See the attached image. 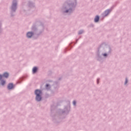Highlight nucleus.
<instances>
[{
	"label": "nucleus",
	"mask_w": 131,
	"mask_h": 131,
	"mask_svg": "<svg viewBox=\"0 0 131 131\" xmlns=\"http://www.w3.org/2000/svg\"><path fill=\"white\" fill-rule=\"evenodd\" d=\"M35 94L36 95V101H41V91L40 90H37L35 92Z\"/></svg>",
	"instance_id": "nucleus-1"
},
{
	"label": "nucleus",
	"mask_w": 131,
	"mask_h": 131,
	"mask_svg": "<svg viewBox=\"0 0 131 131\" xmlns=\"http://www.w3.org/2000/svg\"><path fill=\"white\" fill-rule=\"evenodd\" d=\"M32 35H33V33L32 32H28L27 34V36L29 38H30L32 36Z\"/></svg>",
	"instance_id": "nucleus-2"
},
{
	"label": "nucleus",
	"mask_w": 131,
	"mask_h": 131,
	"mask_svg": "<svg viewBox=\"0 0 131 131\" xmlns=\"http://www.w3.org/2000/svg\"><path fill=\"white\" fill-rule=\"evenodd\" d=\"M13 87H14V86L13 85V84L10 83V84H9V85L8 86V90H12V89Z\"/></svg>",
	"instance_id": "nucleus-3"
},
{
	"label": "nucleus",
	"mask_w": 131,
	"mask_h": 131,
	"mask_svg": "<svg viewBox=\"0 0 131 131\" xmlns=\"http://www.w3.org/2000/svg\"><path fill=\"white\" fill-rule=\"evenodd\" d=\"M3 76H4V77H5V78H8V77H9V73H5L3 74Z\"/></svg>",
	"instance_id": "nucleus-4"
},
{
	"label": "nucleus",
	"mask_w": 131,
	"mask_h": 131,
	"mask_svg": "<svg viewBox=\"0 0 131 131\" xmlns=\"http://www.w3.org/2000/svg\"><path fill=\"white\" fill-rule=\"evenodd\" d=\"M100 19V17H99V16H96L95 18V22H98L99 20Z\"/></svg>",
	"instance_id": "nucleus-5"
},
{
	"label": "nucleus",
	"mask_w": 131,
	"mask_h": 131,
	"mask_svg": "<svg viewBox=\"0 0 131 131\" xmlns=\"http://www.w3.org/2000/svg\"><path fill=\"white\" fill-rule=\"evenodd\" d=\"M37 71V68L34 67L33 69V73H35Z\"/></svg>",
	"instance_id": "nucleus-6"
},
{
	"label": "nucleus",
	"mask_w": 131,
	"mask_h": 131,
	"mask_svg": "<svg viewBox=\"0 0 131 131\" xmlns=\"http://www.w3.org/2000/svg\"><path fill=\"white\" fill-rule=\"evenodd\" d=\"M1 84L2 85H4V84H6V81L3 80L1 81Z\"/></svg>",
	"instance_id": "nucleus-7"
},
{
	"label": "nucleus",
	"mask_w": 131,
	"mask_h": 131,
	"mask_svg": "<svg viewBox=\"0 0 131 131\" xmlns=\"http://www.w3.org/2000/svg\"><path fill=\"white\" fill-rule=\"evenodd\" d=\"M109 13H110V11L109 10H106L105 11V16H107L108 15V14H109Z\"/></svg>",
	"instance_id": "nucleus-8"
},
{
	"label": "nucleus",
	"mask_w": 131,
	"mask_h": 131,
	"mask_svg": "<svg viewBox=\"0 0 131 131\" xmlns=\"http://www.w3.org/2000/svg\"><path fill=\"white\" fill-rule=\"evenodd\" d=\"M16 5H17V4H16V3L13 4V5H12V9H13L14 7H16Z\"/></svg>",
	"instance_id": "nucleus-9"
},
{
	"label": "nucleus",
	"mask_w": 131,
	"mask_h": 131,
	"mask_svg": "<svg viewBox=\"0 0 131 131\" xmlns=\"http://www.w3.org/2000/svg\"><path fill=\"white\" fill-rule=\"evenodd\" d=\"M73 105H76V102L75 101H74L73 102Z\"/></svg>",
	"instance_id": "nucleus-10"
},
{
	"label": "nucleus",
	"mask_w": 131,
	"mask_h": 131,
	"mask_svg": "<svg viewBox=\"0 0 131 131\" xmlns=\"http://www.w3.org/2000/svg\"><path fill=\"white\" fill-rule=\"evenodd\" d=\"M127 83V79H126V81L125 82V84H126Z\"/></svg>",
	"instance_id": "nucleus-11"
},
{
	"label": "nucleus",
	"mask_w": 131,
	"mask_h": 131,
	"mask_svg": "<svg viewBox=\"0 0 131 131\" xmlns=\"http://www.w3.org/2000/svg\"><path fill=\"white\" fill-rule=\"evenodd\" d=\"M2 78H3V75H0V80L2 79Z\"/></svg>",
	"instance_id": "nucleus-12"
},
{
	"label": "nucleus",
	"mask_w": 131,
	"mask_h": 131,
	"mask_svg": "<svg viewBox=\"0 0 131 131\" xmlns=\"http://www.w3.org/2000/svg\"><path fill=\"white\" fill-rule=\"evenodd\" d=\"M99 80H100V79H97V83H99Z\"/></svg>",
	"instance_id": "nucleus-13"
},
{
	"label": "nucleus",
	"mask_w": 131,
	"mask_h": 131,
	"mask_svg": "<svg viewBox=\"0 0 131 131\" xmlns=\"http://www.w3.org/2000/svg\"><path fill=\"white\" fill-rule=\"evenodd\" d=\"M48 86H49V84H46V88H48Z\"/></svg>",
	"instance_id": "nucleus-14"
},
{
	"label": "nucleus",
	"mask_w": 131,
	"mask_h": 131,
	"mask_svg": "<svg viewBox=\"0 0 131 131\" xmlns=\"http://www.w3.org/2000/svg\"><path fill=\"white\" fill-rule=\"evenodd\" d=\"M103 55L105 56H107V54H103Z\"/></svg>",
	"instance_id": "nucleus-15"
},
{
	"label": "nucleus",
	"mask_w": 131,
	"mask_h": 131,
	"mask_svg": "<svg viewBox=\"0 0 131 131\" xmlns=\"http://www.w3.org/2000/svg\"><path fill=\"white\" fill-rule=\"evenodd\" d=\"M66 13H68V10H67V11H66Z\"/></svg>",
	"instance_id": "nucleus-16"
}]
</instances>
